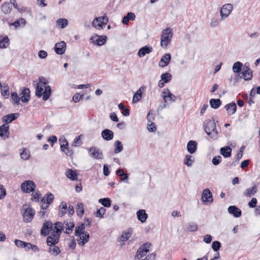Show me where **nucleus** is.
Returning a JSON list of instances; mask_svg holds the SVG:
<instances>
[{
  "label": "nucleus",
  "mask_w": 260,
  "mask_h": 260,
  "mask_svg": "<svg viewBox=\"0 0 260 260\" xmlns=\"http://www.w3.org/2000/svg\"><path fill=\"white\" fill-rule=\"evenodd\" d=\"M43 88L40 85L39 83H38L36 87V95L38 98H41L42 96H43Z\"/></svg>",
  "instance_id": "obj_48"
},
{
  "label": "nucleus",
  "mask_w": 260,
  "mask_h": 260,
  "mask_svg": "<svg viewBox=\"0 0 260 260\" xmlns=\"http://www.w3.org/2000/svg\"><path fill=\"white\" fill-rule=\"evenodd\" d=\"M106 209L104 207H101L95 213V216L100 217V218H103V215L105 214Z\"/></svg>",
  "instance_id": "obj_51"
},
{
  "label": "nucleus",
  "mask_w": 260,
  "mask_h": 260,
  "mask_svg": "<svg viewBox=\"0 0 260 260\" xmlns=\"http://www.w3.org/2000/svg\"><path fill=\"white\" fill-rule=\"evenodd\" d=\"M203 126L204 131L211 138L215 140L217 138L218 132L214 119L206 120L204 121Z\"/></svg>",
  "instance_id": "obj_1"
},
{
  "label": "nucleus",
  "mask_w": 260,
  "mask_h": 260,
  "mask_svg": "<svg viewBox=\"0 0 260 260\" xmlns=\"http://www.w3.org/2000/svg\"><path fill=\"white\" fill-rule=\"evenodd\" d=\"M10 44V40L7 36L2 37L0 40V48L2 49L6 48Z\"/></svg>",
  "instance_id": "obj_36"
},
{
  "label": "nucleus",
  "mask_w": 260,
  "mask_h": 260,
  "mask_svg": "<svg viewBox=\"0 0 260 260\" xmlns=\"http://www.w3.org/2000/svg\"><path fill=\"white\" fill-rule=\"evenodd\" d=\"M132 234V231L131 229L127 230V231L123 232L120 236V240L121 241H125L128 239Z\"/></svg>",
  "instance_id": "obj_38"
},
{
  "label": "nucleus",
  "mask_w": 260,
  "mask_h": 260,
  "mask_svg": "<svg viewBox=\"0 0 260 260\" xmlns=\"http://www.w3.org/2000/svg\"><path fill=\"white\" fill-rule=\"evenodd\" d=\"M19 115L20 114L19 113L9 114L3 117V121L5 123V124H9L16 120Z\"/></svg>",
  "instance_id": "obj_12"
},
{
  "label": "nucleus",
  "mask_w": 260,
  "mask_h": 260,
  "mask_svg": "<svg viewBox=\"0 0 260 260\" xmlns=\"http://www.w3.org/2000/svg\"><path fill=\"white\" fill-rule=\"evenodd\" d=\"M153 50L152 47L149 45H146L141 48L138 52V55L140 57L144 56L146 54L151 52Z\"/></svg>",
  "instance_id": "obj_20"
},
{
  "label": "nucleus",
  "mask_w": 260,
  "mask_h": 260,
  "mask_svg": "<svg viewBox=\"0 0 260 260\" xmlns=\"http://www.w3.org/2000/svg\"><path fill=\"white\" fill-rule=\"evenodd\" d=\"M66 48V43L64 41H60L55 44L54 49L57 54L62 55L65 53Z\"/></svg>",
  "instance_id": "obj_9"
},
{
  "label": "nucleus",
  "mask_w": 260,
  "mask_h": 260,
  "mask_svg": "<svg viewBox=\"0 0 260 260\" xmlns=\"http://www.w3.org/2000/svg\"><path fill=\"white\" fill-rule=\"evenodd\" d=\"M67 204L64 201H62L59 206V215L63 216L67 213Z\"/></svg>",
  "instance_id": "obj_32"
},
{
  "label": "nucleus",
  "mask_w": 260,
  "mask_h": 260,
  "mask_svg": "<svg viewBox=\"0 0 260 260\" xmlns=\"http://www.w3.org/2000/svg\"><path fill=\"white\" fill-rule=\"evenodd\" d=\"M98 39L95 41H93V42H94L96 45L99 46H101L106 43L107 39L106 36H98Z\"/></svg>",
  "instance_id": "obj_31"
},
{
  "label": "nucleus",
  "mask_w": 260,
  "mask_h": 260,
  "mask_svg": "<svg viewBox=\"0 0 260 260\" xmlns=\"http://www.w3.org/2000/svg\"><path fill=\"white\" fill-rule=\"evenodd\" d=\"M257 200L255 198L251 199V201L248 203V206L250 208H253L256 206Z\"/></svg>",
  "instance_id": "obj_64"
},
{
  "label": "nucleus",
  "mask_w": 260,
  "mask_h": 260,
  "mask_svg": "<svg viewBox=\"0 0 260 260\" xmlns=\"http://www.w3.org/2000/svg\"><path fill=\"white\" fill-rule=\"evenodd\" d=\"M83 95L84 94L81 95L79 93H76L73 95L72 100L74 102L77 103L81 100V99L83 96Z\"/></svg>",
  "instance_id": "obj_61"
},
{
  "label": "nucleus",
  "mask_w": 260,
  "mask_h": 260,
  "mask_svg": "<svg viewBox=\"0 0 260 260\" xmlns=\"http://www.w3.org/2000/svg\"><path fill=\"white\" fill-rule=\"evenodd\" d=\"M198 225L197 223L191 222L188 223V230L190 232H196L198 230Z\"/></svg>",
  "instance_id": "obj_54"
},
{
  "label": "nucleus",
  "mask_w": 260,
  "mask_h": 260,
  "mask_svg": "<svg viewBox=\"0 0 260 260\" xmlns=\"http://www.w3.org/2000/svg\"><path fill=\"white\" fill-rule=\"evenodd\" d=\"M152 246L150 242H146L140 246L137 250L135 257L141 258L149 251V248Z\"/></svg>",
  "instance_id": "obj_3"
},
{
  "label": "nucleus",
  "mask_w": 260,
  "mask_h": 260,
  "mask_svg": "<svg viewBox=\"0 0 260 260\" xmlns=\"http://www.w3.org/2000/svg\"><path fill=\"white\" fill-rule=\"evenodd\" d=\"M76 213L77 215L81 217L84 213V209L83 207V204L82 203H78L76 207Z\"/></svg>",
  "instance_id": "obj_46"
},
{
  "label": "nucleus",
  "mask_w": 260,
  "mask_h": 260,
  "mask_svg": "<svg viewBox=\"0 0 260 260\" xmlns=\"http://www.w3.org/2000/svg\"><path fill=\"white\" fill-rule=\"evenodd\" d=\"M163 95L162 98L165 101V102H167L168 99L169 101L174 102L176 100V96L173 94L169 90L168 88H165L162 92Z\"/></svg>",
  "instance_id": "obj_14"
},
{
  "label": "nucleus",
  "mask_w": 260,
  "mask_h": 260,
  "mask_svg": "<svg viewBox=\"0 0 260 260\" xmlns=\"http://www.w3.org/2000/svg\"><path fill=\"white\" fill-rule=\"evenodd\" d=\"M36 185L35 182L30 180L24 181L21 184V189L23 192L30 193L35 191Z\"/></svg>",
  "instance_id": "obj_4"
},
{
  "label": "nucleus",
  "mask_w": 260,
  "mask_h": 260,
  "mask_svg": "<svg viewBox=\"0 0 260 260\" xmlns=\"http://www.w3.org/2000/svg\"><path fill=\"white\" fill-rule=\"evenodd\" d=\"M138 219L141 222L144 223L148 218V215L144 209H140L137 212Z\"/></svg>",
  "instance_id": "obj_24"
},
{
  "label": "nucleus",
  "mask_w": 260,
  "mask_h": 260,
  "mask_svg": "<svg viewBox=\"0 0 260 260\" xmlns=\"http://www.w3.org/2000/svg\"><path fill=\"white\" fill-rule=\"evenodd\" d=\"M35 214V211L32 208H27L22 214L24 222L27 223L30 222L33 219Z\"/></svg>",
  "instance_id": "obj_6"
},
{
  "label": "nucleus",
  "mask_w": 260,
  "mask_h": 260,
  "mask_svg": "<svg viewBox=\"0 0 260 260\" xmlns=\"http://www.w3.org/2000/svg\"><path fill=\"white\" fill-rule=\"evenodd\" d=\"M85 224L83 223L76 227L75 230V235L77 237H79V238L77 239V241H79L81 240V235L85 232Z\"/></svg>",
  "instance_id": "obj_18"
},
{
  "label": "nucleus",
  "mask_w": 260,
  "mask_h": 260,
  "mask_svg": "<svg viewBox=\"0 0 260 260\" xmlns=\"http://www.w3.org/2000/svg\"><path fill=\"white\" fill-rule=\"evenodd\" d=\"M101 135L103 139L106 141H110L112 140L114 137L113 132L108 128L104 129L102 132Z\"/></svg>",
  "instance_id": "obj_19"
},
{
  "label": "nucleus",
  "mask_w": 260,
  "mask_h": 260,
  "mask_svg": "<svg viewBox=\"0 0 260 260\" xmlns=\"http://www.w3.org/2000/svg\"><path fill=\"white\" fill-rule=\"evenodd\" d=\"M233 9V5L231 4L224 5L220 11L221 19H224L227 18L231 13Z\"/></svg>",
  "instance_id": "obj_7"
},
{
  "label": "nucleus",
  "mask_w": 260,
  "mask_h": 260,
  "mask_svg": "<svg viewBox=\"0 0 260 260\" xmlns=\"http://www.w3.org/2000/svg\"><path fill=\"white\" fill-rule=\"evenodd\" d=\"M21 158L23 160H27L30 157V153L28 150H27L26 148H23L22 152L20 153Z\"/></svg>",
  "instance_id": "obj_49"
},
{
  "label": "nucleus",
  "mask_w": 260,
  "mask_h": 260,
  "mask_svg": "<svg viewBox=\"0 0 260 260\" xmlns=\"http://www.w3.org/2000/svg\"><path fill=\"white\" fill-rule=\"evenodd\" d=\"M21 94L22 95L21 97V101L24 103H27L30 97L29 89L27 87H23Z\"/></svg>",
  "instance_id": "obj_17"
},
{
  "label": "nucleus",
  "mask_w": 260,
  "mask_h": 260,
  "mask_svg": "<svg viewBox=\"0 0 260 260\" xmlns=\"http://www.w3.org/2000/svg\"><path fill=\"white\" fill-rule=\"evenodd\" d=\"M51 88L50 86L47 85L45 87L43 94V100L46 101L49 99L51 94Z\"/></svg>",
  "instance_id": "obj_30"
},
{
  "label": "nucleus",
  "mask_w": 260,
  "mask_h": 260,
  "mask_svg": "<svg viewBox=\"0 0 260 260\" xmlns=\"http://www.w3.org/2000/svg\"><path fill=\"white\" fill-rule=\"evenodd\" d=\"M241 74L242 75L240 78H243L245 81L251 80L253 77V71H242Z\"/></svg>",
  "instance_id": "obj_34"
},
{
  "label": "nucleus",
  "mask_w": 260,
  "mask_h": 260,
  "mask_svg": "<svg viewBox=\"0 0 260 260\" xmlns=\"http://www.w3.org/2000/svg\"><path fill=\"white\" fill-rule=\"evenodd\" d=\"M6 196V190L3 185H0V200L4 199Z\"/></svg>",
  "instance_id": "obj_59"
},
{
  "label": "nucleus",
  "mask_w": 260,
  "mask_h": 260,
  "mask_svg": "<svg viewBox=\"0 0 260 260\" xmlns=\"http://www.w3.org/2000/svg\"><path fill=\"white\" fill-rule=\"evenodd\" d=\"M65 175L66 177L71 181H77L78 180V173L76 170H73L72 169H67Z\"/></svg>",
  "instance_id": "obj_13"
},
{
  "label": "nucleus",
  "mask_w": 260,
  "mask_h": 260,
  "mask_svg": "<svg viewBox=\"0 0 260 260\" xmlns=\"http://www.w3.org/2000/svg\"><path fill=\"white\" fill-rule=\"evenodd\" d=\"M44 196L46 197V204L50 205L53 202L54 195L51 192H48Z\"/></svg>",
  "instance_id": "obj_50"
},
{
  "label": "nucleus",
  "mask_w": 260,
  "mask_h": 260,
  "mask_svg": "<svg viewBox=\"0 0 260 260\" xmlns=\"http://www.w3.org/2000/svg\"><path fill=\"white\" fill-rule=\"evenodd\" d=\"M103 18V23H99L98 24V26L99 28H103V26H105L109 21V19L108 17L106 16V14H105L104 16H102Z\"/></svg>",
  "instance_id": "obj_56"
},
{
  "label": "nucleus",
  "mask_w": 260,
  "mask_h": 260,
  "mask_svg": "<svg viewBox=\"0 0 260 260\" xmlns=\"http://www.w3.org/2000/svg\"><path fill=\"white\" fill-rule=\"evenodd\" d=\"M221 157L220 155L214 156L212 160V164L215 166L218 165L221 161Z\"/></svg>",
  "instance_id": "obj_57"
},
{
  "label": "nucleus",
  "mask_w": 260,
  "mask_h": 260,
  "mask_svg": "<svg viewBox=\"0 0 260 260\" xmlns=\"http://www.w3.org/2000/svg\"><path fill=\"white\" fill-rule=\"evenodd\" d=\"M10 131L9 126L6 124H3L0 126V137L4 139H8L9 137Z\"/></svg>",
  "instance_id": "obj_11"
},
{
  "label": "nucleus",
  "mask_w": 260,
  "mask_h": 260,
  "mask_svg": "<svg viewBox=\"0 0 260 260\" xmlns=\"http://www.w3.org/2000/svg\"><path fill=\"white\" fill-rule=\"evenodd\" d=\"M224 108L226 109L229 115H232L236 112L237 106L234 102H232L230 104H226L224 106Z\"/></svg>",
  "instance_id": "obj_21"
},
{
  "label": "nucleus",
  "mask_w": 260,
  "mask_h": 260,
  "mask_svg": "<svg viewBox=\"0 0 260 260\" xmlns=\"http://www.w3.org/2000/svg\"><path fill=\"white\" fill-rule=\"evenodd\" d=\"M150 124L147 125V129L150 132H154L156 131V127L154 122H151Z\"/></svg>",
  "instance_id": "obj_60"
},
{
  "label": "nucleus",
  "mask_w": 260,
  "mask_h": 260,
  "mask_svg": "<svg viewBox=\"0 0 260 260\" xmlns=\"http://www.w3.org/2000/svg\"><path fill=\"white\" fill-rule=\"evenodd\" d=\"M228 212L233 215L235 217L238 218L241 216L242 211L236 206H230L228 208Z\"/></svg>",
  "instance_id": "obj_15"
},
{
  "label": "nucleus",
  "mask_w": 260,
  "mask_h": 260,
  "mask_svg": "<svg viewBox=\"0 0 260 260\" xmlns=\"http://www.w3.org/2000/svg\"><path fill=\"white\" fill-rule=\"evenodd\" d=\"M11 98L12 99V103L13 105H18L20 104L21 98H19L16 92H12L11 93Z\"/></svg>",
  "instance_id": "obj_41"
},
{
  "label": "nucleus",
  "mask_w": 260,
  "mask_h": 260,
  "mask_svg": "<svg viewBox=\"0 0 260 260\" xmlns=\"http://www.w3.org/2000/svg\"><path fill=\"white\" fill-rule=\"evenodd\" d=\"M171 59V55L170 53L165 54L161 58L159 62V66L164 68L168 66Z\"/></svg>",
  "instance_id": "obj_16"
},
{
  "label": "nucleus",
  "mask_w": 260,
  "mask_h": 260,
  "mask_svg": "<svg viewBox=\"0 0 260 260\" xmlns=\"http://www.w3.org/2000/svg\"><path fill=\"white\" fill-rule=\"evenodd\" d=\"M114 153H118L120 152H121L123 150V147L122 144V143L119 141L117 140L114 143Z\"/></svg>",
  "instance_id": "obj_44"
},
{
  "label": "nucleus",
  "mask_w": 260,
  "mask_h": 260,
  "mask_svg": "<svg viewBox=\"0 0 260 260\" xmlns=\"http://www.w3.org/2000/svg\"><path fill=\"white\" fill-rule=\"evenodd\" d=\"M48 252L51 253L54 256L58 255L60 253V250L58 246L54 245V246H50L48 248Z\"/></svg>",
  "instance_id": "obj_39"
},
{
  "label": "nucleus",
  "mask_w": 260,
  "mask_h": 260,
  "mask_svg": "<svg viewBox=\"0 0 260 260\" xmlns=\"http://www.w3.org/2000/svg\"><path fill=\"white\" fill-rule=\"evenodd\" d=\"M202 200L204 203L213 202L212 194L209 189L207 188L203 190L202 194Z\"/></svg>",
  "instance_id": "obj_10"
},
{
  "label": "nucleus",
  "mask_w": 260,
  "mask_h": 260,
  "mask_svg": "<svg viewBox=\"0 0 260 260\" xmlns=\"http://www.w3.org/2000/svg\"><path fill=\"white\" fill-rule=\"evenodd\" d=\"M69 21L66 18H59L56 20V25L61 28H65L68 24Z\"/></svg>",
  "instance_id": "obj_42"
},
{
  "label": "nucleus",
  "mask_w": 260,
  "mask_h": 260,
  "mask_svg": "<svg viewBox=\"0 0 260 260\" xmlns=\"http://www.w3.org/2000/svg\"><path fill=\"white\" fill-rule=\"evenodd\" d=\"M243 64L240 61L235 62L233 66V71L236 74H240L242 71Z\"/></svg>",
  "instance_id": "obj_28"
},
{
  "label": "nucleus",
  "mask_w": 260,
  "mask_h": 260,
  "mask_svg": "<svg viewBox=\"0 0 260 260\" xmlns=\"http://www.w3.org/2000/svg\"><path fill=\"white\" fill-rule=\"evenodd\" d=\"M52 230L53 224L52 222L50 221L45 220L41 229L40 234L42 236H47Z\"/></svg>",
  "instance_id": "obj_5"
},
{
  "label": "nucleus",
  "mask_w": 260,
  "mask_h": 260,
  "mask_svg": "<svg viewBox=\"0 0 260 260\" xmlns=\"http://www.w3.org/2000/svg\"><path fill=\"white\" fill-rule=\"evenodd\" d=\"M197 143L193 140H190L187 144V150L190 154L194 153L197 150Z\"/></svg>",
  "instance_id": "obj_23"
},
{
  "label": "nucleus",
  "mask_w": 260,
  "mask_h": 260,
  "mask_svg": "<svg viewBox=\"0 0 260 260\" xmlns=\"http://www.w3.org/2000/svg\"><path fill=\"white\" fill-rule=\"evenodd\" d=\"M173 36V32L171 28L167 27L164 29L160 37V46L164 48H167L168 44L170 43Z\"/></svg>",
  "instance_id": "obj_2"
},
{
  "label": "nucleus",
  "mask_w": 260,
  "mask_h": 260,
  "mask_svg": "<svg viewBox=\"0 0 260 260\" xmlns=\"http://www.w3.org/2000/svg\"><path fill=\"white\" fill-rule=\"evenodd\" d=\"M155 113L153 112V111L150 110L147 116V118L148 121V122H152L154 120L155 118Z\"/></svg>",
  "instance_id": "obj_58"
},
{
  "label": "nucleus",
  "mask_w": 260,
  "mask_h": 260,
  "mask_svg": "<svg viewBox=\"0 0 260 260\" xmlns=\"http://www.w3.org/2000/svg\"><path fill=\"white\" fill-rule=\"evenodd\" d=\"M220 153L225 158L229 157L232 154V149L230 146L221 147L220 149Z\"/></svg>",
  "instance_id": "obj_27"
},
{
  "label": "nucleus",
  "mask_w": 260,
  "mask_h": 260,
  "mask_svg": "<svg viewBox=\"0 0 260 260\" xmlns=\"http://www.w3.org/2000/svg\"><path fill=\"white\" fill-rule=\"evenodd\" d=\"M82 135H80L78 137H77L73 143V144L72 145L74 146H79V145H80L81 144H82V142L81 141V137Z\"/></svg>",
  "instance_id": "obj_62"
},
{
  "label": "nucleus",
  "mask_w": 260,
  "mask_h": 260,
  "mask_svg": "<svg viewBox=\"0 0 260 260\" xmlns=\"http://www.w3.org/2000/svg\"><path fill=\"white\" fill-rule=\"evenodd\" d=\"M99 202L104 207L109 208L111 205V200L109 198H104L99 199Z\"/></svg>",
  "instance_id": "obj_40"
},
{
  "label": "nucleus",
  "mask_w": 260,
  "mask_h": 260,
  "mask_svg": "<svg viewBox=\"0 0 260 260\" xmlns=\"http://www.w3.org/2000/svg\"><path fill=\"white\" fill-rule=\"evenodd\" d=\"M136 18V15L134 13L128 12L122 19V23L123 24L127 25L129 20H134Z\"/></svg>",
  "instance_id": "obj_26"
},
{
  "label": "nucleus",
  "mask_w": 260,
  "mask_h": 260,
  "mask_svg": "<svg viewBox=\"0 0 260 260\" xmlns=\"http://www.w3.org/2000/svg\"><path fill=\"white\" fill-rule=\"evenodd\" d=\"M59 239L53 235L48 236L46 239L47 244L49 246H54L59 242Z\"/></svg>",
  "instance_id": "obj_25"
},
{
  "label": "nucleus",
  "mask_w": 260,
  "mask_h": 260,
  "mask_svg": "<svg viewBox=\"0 0 260 260\" xmlns=\"http://www.w3.org/2000/svg\"><path fill=\"white\" fill-rule=\"evenodd\" d=\"M194 161V159L193 156L189 154H187L185 156L183 163L187 167H191Z\"/></svg>",
  "instance_id": "obj_35"
},
{
  "label": "nucleus",
  "mask_w": 260,
  "mask_h": 260,
  "mask_svg": "<svg viewBox=\"0 0 260 260\" xmlns=\"http://www.w3.org/2000/svg\"><path fill=\"white\" fill-rule=\"evenodd\" d=\"M221 244L219 241H214L212 242L211 247L214 251L217 252L221 247Z\"/></svg>",
  "instance_id": "obj_53"
},
{
  "label": "nucleus",
  "mask_w": 260,
  "mask_h": 260,
  "mask_svg": "<svg viewBox=\"0 0 260 260\" xmlns=\"http://www.w3.org/2000/svg\"><path fill=\"white\" fill-rule=\"evenodd\" d=\"M2 12L6 14H9L11 10H12V6L10 4H9V3H5L2 6Z\"/></svg>",
  "instance_id": "obj_45"
},
{
  "label": "nucleus",
  "mask_w": 260,
  "mask_h": 260,
  "mask_svg": "<svg viewBox=\"0 0 260 260\" xmlns=\"http://www.w3.org/2000/svg\"><path fill=\"white\" fill-rule=\"evenodd\" d=\"M57 138L55 136L52 135L48 139V141L51 144L52 146L53 144L57 142Z\"/></svg>",
  "instance_id": "obj_63"
},
{
  "label": "nucleus",
  "mask_w": 260,
  "mask_h": 260,
  "mask_svg": "<svg viewBox=\"0 0 260 260\" xmlns=\"http://www.w3.org/2000/svg\"><path fill=\"white\" fill-rule=\"evenodd\" d=\"M65 225L64 228L66 231L64 233L68 235L71 234L73 232V229L75 227V224L73 221L70 220H65L63 224Z\"/></svg>",
  "instance_id": "obj_22"
},
{
  "label": "nucleus",
  "mask_w": 260,
  "mask_h": 260,
  "mask_svg": "<svg viewBox=\"0 0 260 260\" xmlns=\"http://www.w3.org/2000/svg\"><path fill=\"white\" fill-rule=\"evenodd\" d=\"M242 151H241L237 154L235 161L230 164L229 166L232 167L236 166L239 163L240 159L242 157Z\"/></svg>",
  "instance_id": "obj_52"
},
{
  "label": "nucleus",
  "mask_w": 260,
  "mask_h": 260,
  "mask_svg": "<svg viewBox=\"0 0 260 260\" xmlns=\"http://www.w3.org/2000/svg\"><path fill=\"white\" fill-rule=\"evenodd\" d=\"M89 233L87 232H84L81 235V240L78 241V244L80 246H84L89 241Z\"/></svg>",
  "instance_id": "obj_29"
},
{
  "label": "nucleus",
  "mask_w": 260,
  "mask_h": 260,
  "mask_svg": "<svg viewBox=\"0 0 260 260\" xmlns=\"http://www.w3.org/2000/svg\"><path fill=\"white\" fill-rule=\"evenodd\" d=\"M209 103L212 108L216 109L221 105V101L219 99H211L210 100Z\"/></svg>",
  "instance_id": "obj_33"
},
{
  "label": "nucleus",
  "mask_w": 260,
  "mask_h": 260,
  "mask_svg": "<svg viewBox=\"0 0 260 260\" xmlns=\"http://www.w3.org/2000/svg\"><path fill=\"white\" fill-rule=\"evenodd\" d=\"M64 229L63 224L60 221H57L54 224L53 226V230L58 232L60 234Z\"/></svg>",
  "instance_id": "obj_43"
},
{
  "label": "nucleus",
  "mask_w": 260,
  "mask_h": 260,
  "mask_svg": "<svg viewBox=\"0 0 260 260\" xmlns=\"http://www.w3.org/2000/svg\"><path fill=\"white\" fill-rule=\"evenodd\" d=\"M257 191V187L255 185L253 186L251 188H247L245 191H244L243 194L244 196L250 197L252 194H255Z\"/></svg>",
  "instance_id": "obj_37"
},
{
  "label": "nucleus",
  "mask_w": 260,
  "mask_h": 260,
  "mask_svg": "<svg viewBox=\"0 0 260 260\" xmlns=\"http://www.w3.org/2000/svg\"><path fill=\"white\" fill-rule=\"evenodd\" d=\"M172 77V75L170 73L166 72L161 74L160 78L161 79L164 81V83H167L171 80Z\"/></svg>",
  "instance_id": "obj_47"
},
{
  "label": "nucleus",
  "mask_w": 260,
  "mask_h": 260,
  "mask_svg": "<svg viewBox=\"0 0 260 260\" xmlns=\"http://www.w3.org/2000/svg\"><path fill=\"white\" fill-rule=\"evenodd\" d=\"M103 19V18L102 16L95 17L94 19V20H93L92 23V25L93 27H94L96 28H98V29H100L101 28H99V27L98 26V24H96L95 23V21L96 22H98V23H103V20H102Z\"/></svg>",
  "instance_id": "obj_55"
},
{
  "label": "nucleus",
  "mask_w": 260,
  "mask_h": 260,
  "mask_svg": "<svg viewBox=\"0 0 260 260\" xmlns=\"http://www.w3.org/2000/svg\"><path fill=\"white\" fill-rule=\"evenodd\" d=\"M89 152H91L90 156L94 159H101L103 158V154L100 149L96 147H90L88 150Z\"/></svg>",
  "instance_id": "obj_8"
}]
</instances>
